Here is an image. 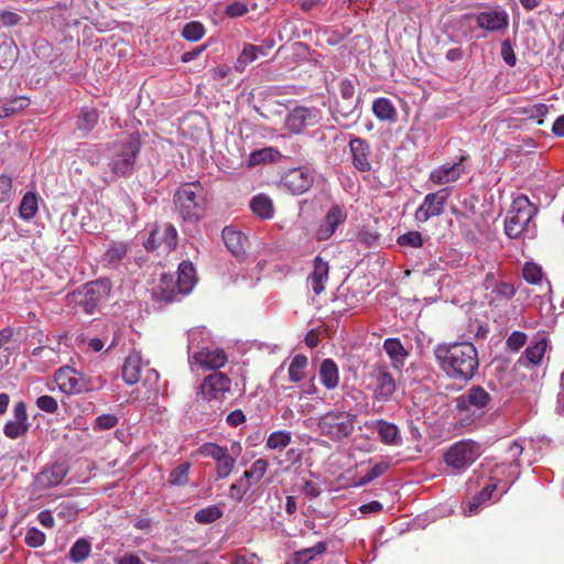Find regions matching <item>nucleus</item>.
I'll return each instance as SVG.
<instances>
[{
	"label": "nucleus",
	"instance_id": "nucleus-4",
	"mask_svg": "<svg viewBox=\"0 0 564 564\" xmlns=\"http://www.w3.org/2000/svg\"><path fill=\"white\" fill-rule=\"evenodd\" d=\"M538 213V207L528 196L520 194L513 198L511 208L505 220V232L509 238L517 239L524 231H530V223Z\"/></svg>",
	"mask_w": 564,
	"mask_h": 564
},
{
	"label": "nucleus",
	"instance_id": "nucleus-50",
	"mask_svg": "<svg viewBox=\"0 0 564 564\" xmlns=\"http://www.w3.org/2000/svg\"><path fill=\"white\" fill-rule=\"evenodd\" d=\"M217 467H216V470H217V475L220 477V478H226L227 476L230 475V473L232 471L234 467H235V464H236V460L235 458L228 453V451H226L217 460Z\"/></svg>",
	"mask_w": 564,
	"mask_h": 564
},
{
	"label": "nucleus",
	"instance_id": "nucleus-20",
	"mask_svg": "<svg viewBox=\"0 0 564 564\" xmlns=\"http://www.w3.org/2000/svg\"><path fill=\"white\" fill-rule=\"evenodd\" d=\"M467 485L468 489L476 490V494H494V491L507 494L510 488L507 481L487 475H474Z\"/></svg>",
	"mask_w": 564,
	"mask_h": 564
},
{
	"label": "nucleus",
	"instance_id": "nucleus-39",
	"mask_svg": "<svg viewBox=\"0 0 564 564\" xmlns=\"http://www.w3.org/2000/svg\"><path fill=\"white\" fill-rule=\"evenodd\" d=\"M37 212V196L33 192H28L23 197L19 206V216L23 220L32 219Z\"/></svg>",
	"mask_w": 564,
	"mask_h": 564
},
{
	"label": "nucleus",
	"instance_id": "nucleus-24",
	"mask_svg": "<svg viewBox=\"0 0 564 564\" xmlns=\"http://www.w3.org/2000/svg\"><path fill=\"white\" fill-rule=\"evenodd\" d=\"M463 160L464 158H460L459 162L452 165L443 164L438 166L431 172L430 180L437 185H444L457 181L460 175L465 173V167L462 164Z\"/></svg>",
	"mask_w": 564,
	"mask_h": 564
},
{
	"label": "nucleus",
	"instance_id": "nucleus-58",
	"mask_svg": "<svg viewBox=\"0 0 564 564\" xmlns=\"http://www.w3.org/2000/svg\"><path fill=\"white\" fill-rule=\"evenodd\" d=\"M492 293L496 294L498 299L509 300L514 295L516 290L512 284L501 281L495 284Z\"/></svg>",
	"mask_w": 564,
	"mask_h": 564
},
{
	"label": "nucleus",
	"instance_id": "nucleus-26",
	"mask_svg": "<svg viewBox=\"0 0 564 564\" xmlns=\"http://www.w3.org/2000/svg\"><path fill=\"white\" fill-rule=\"evenodd\" d=\"M546 350V340L539 339L533 345H530L524 352L520 356L517 364L520 367L531 368L540 365L544 352Z\"/></svg>",
	"mask_w": 564,
	"mask_h": 564
},
{
	"label": "nucleus",
	"instance_id": "nucleus-14",
	"mask_svg": "<svg viewBox=\"0 0 564 564\" xmlns=\"http://www.w3.org/2000/svg\"><path fill=\"white\" fill-rule=\"evenodd\" d=\"M348 145L352 166L360 173L371 172L372 152L370 143L366 139L350 134Z\"/></svg>",
	"mask_w": 564,
	"mask_h": 564
},
{
	"label": "nucleus",
	"instance_id": "nucleus-13",
	"mask_svg": "<svg viewBox=\"0 0 564 564\" xmlns=\"http://www.w3.org/2000/svg\"><path fill=\"white\" fill-rule=\"evenodd\" d=\"M314 183V174L307 167L290 169L281 176L280 185L293 195L306 193Z\"/></svg>",
	"mask_w": 564,
	"mask_h": 564
},
{
	"label": "nucleus",
	"instance_id": "nucleus-28",
	"mask_svg": "<svg viewBox=\"0 0 564 564\" xmlns=\"http://www.w3.org/2000/svg\"><path fill=\"white\" fill-rule=\"evenodd\" d=\"M328 262L323 260L321 257H316L314 259V270L308 276L313 292L316 295H319L325 290L324 284L328 280Z\"/></svg>",
	"mask_w": 564,
	"mask_h": 564
},
{
	"label": "nucleus",
	"instance_id": "nucleus-15",
	"mask_svg": "<svg viewBox=\"0 0 564 564\" xmlns=\"http://www.w3.org/2000/svg\"><path fill=\"white\" fill-rule=\"evenodd\" d=\"M449 196L447 188H442L435 193L425 195L423 203L415 212V219L425 223L430 218L440 216L444 212V205Z\"/></svg>",
	"mask_w": 564,
	"mask_h": 564
},
{
	"label": "nucleus",
	"instance_id": "nucleus-21",
	"mask_svg": "<svg viewBox=\"0 0 564 564\" xmlns=\"http://www.w3.org/2000/svg\"><path fill=\"white\" fill-rule=\"evenodd\" d=\"M268 469V462L264 458H259L251 465L250 469L243 473V476L239 481L235 482L230 487V491H242L247 492L252 484L259 482Z\"/></svg>",
	"mask_w": 564,
	"mask_h": 564
},
{
	"label": "nucleus",
	"instance_id": "nucleus-23",
	"mask_svg": "<svg viewBox=\"0 0 564 564\" xmlns=\"http://www.w3.org/2000/svg\"><path fill=\"white\" fill-rule=\"evenodd\" d=\"M196 364L207 369H219L227 362V356L223 349H202L189 356Z\"/></svg>",
	"mask_w": 564,
	"mask_h": 564
},
{
	"label": "nucleus",
	"instance_id": "nucleus-6",
	"mask_svg": "<svg viewBox=\"0 0 564 564\" xmlns=\"http://www.w3.org/2000/svg\"><path fill=\"white\" fill-rule=\"evenodd\" d=\"M356 415L345 411H329L318 419L319 434L333 442L350 436L355 429Z\"/></svg>",
	"mask_w": 564,
	"mask_h": 564
},
{
	"label": "nucleus",
	"instance_id": "nucleus-41",
	"mask_svg": "<svg viewBox=\"0 0 564 564\" xmlns=\"http://www.w3.org/2000/svg\"><path fill=\"white\" fill-rule=\"evenodd\" d=\"M326 551V544L318 542L312 547L301 550L294 554V564H308L316 555Z\"/></svg>",
	"mask_w": 564,
	"mask_h": 564
},
{
	"label": "nucleus",
	"instance_id": "nucleus-59",
	"mask_svg": "<svg viewBox=\"0 0 564 564\" xmlns=\"http://www.w3.org/2000/svg\"><path fill=\"white\" fill-rule=\"evenodd\" d=\"M500 54H501L503 62L507 65L513 67L517 64V57H516L513 47H512L509 39H506L502 41Z\"/></svg>",
	"mask_w": 564,
	"mask_h": 564
},
{
	"label": "nucleus",
	"instance_id": "nucleus-12",
	"mask_svg": "<svg viewBox=\"0 0 564 564\" xmlns=\"http://www.w3.org/2000/svg\"><path fill=\"white\" fill-rule=\"evenodd\" d=\"M321 120L322 112L318 108L297 106L288 113L285 126L290 132L300 134L305 129L318 124Z\"/></svg>",
	"mask_w": 564,
	"mask_h": 564
},
{
	"label": "nucleus",
	"instance_id": "nucleus-32",
	"mask_svg": "<svg viewBox=\"0 0 564 564\" xmlns=\"http://www.w3.org/2000/svg\"><path fill=\"white\" fill-rule=\"evenodd\" d=\"M182 295L178 291L177 285H173V279L162 276L160 285L153 291V296L158 302L170 304L177 300Z\"/></svg>",
	"mask_w": 564,
	"mask_h": 564
},
{
	"label": "nucleus",
	"instance_id": "nucleus-64",
	"mask_svg": "<svg viewBox=\"0 0 564 564\" xmlns=\"http://www.w3.org/2000/svg\"><path fill=\"white\" fill-rule=\"evenodd\" d=\"M22 17L13 11L2 10L0 11V21L4 26H14L19 24Z\"/></svg>",
	"mask_w": 564,
	"mask_h": 564
},
{
	"label": "nucleus",
	"instance_id": "nucleus-46",
	"mask_svg": "<svg viewBox=\"0 0 564 564\" xmlns=\"http://www.w3.org/2000/svg\"><path fill=\"white\" fill-rule=\"evenodd\" d=\"M359 98L357 99H341L336 104L335 112L343 118H350L356 115L359 117L360 111H358Z\"/></svg>",
	"mask_w": 564,
	"mask_h": 564
},
{
	"label": "nucleus",
	"instance_id": "nucleus-38",
	"mask_svg": "<svg viewBox=\"0 0 564 564\" xmlns=\"http://www.w3.org/2000/svg\"><path fill=\"white\" fill-rule=\"evenodd\" d=\"M99 120V113L95 108L85 107L77 118V128L85 133L90 132Z\"/></svg>",
	"mask_w": 564,
	"mask_h": 564
},
{
	"label": "nucleus",
	"instance_id": "nucleus-19",
	"mask_svg": "<svg viewBox=\"0 0 564 564\" xmlns=\"http://www.w3.org/2000/svg\"><path fill=\"white\" fill-rule=\"evenodd\" d=\"M476 24L490 32L503 31L509 25V15L506 10L496 7L489 11L479 12L476 15Z\"/></svg>",
	"mask_w": 564,
	"mask_h": 564
},
{
	"label": "nucleus",
	"instance_id": "nucleus-49",
	"mask_svg": "<svg viewBox=\"0 0 564 564\" xmlns=\"http://www.w3.org/2000/svg\"><path fill=\"white\" fill-rule=\"evenodd\" d=\"M279 152L273 148H263L256 150L249 155V165L254 166L261 163L271 162Z\"/></svg>",
	"mask_w": 564,
	"mask_h": 564
},
{
	"label": "nucleus",
	"instance_id": "nucleus-16",
	"mask_svg": "<svg viewBox=\"0 0 564 564\" xmlns=\"http://www.w3.org/2000/svg\"><path fill=\"white\" fill-rule=\"evenodd\" d=\"M161 246H164L169 251L175 250L177 247V230L170 223L163 226L155 225L144 242V248L148 251H154Z\"/></svg>",
	"mask_w": 564,
	"mask_h": 564
},
{
	"label": "nucleus",
	"instance_id": "nucleus-31",
	"mask_svg": "<svg viewBox=\"0 0 564 564\" xmlns=\"http://www.w3.org/2000/svg\"><path fill=\"white\" fill-rule=\"evenodd\" d=\"M195 268L192 262L183 261L178 265L176 285L182 295L191 292L196 282Z\"/></svg>",
	"mask_w": 564,
	"mask_h": 564
},
{
	"label": "nucleus",
	"instance_id": "nucleus-17",
	"mask_svg": "<svg viewBox=\"0 0 564 564\" xmlns=\"http://www.w3.org/2000/svg\"><path fill=\"white\" fill-rule=\"evenodd\" d=\"M275 45V40L271 36L262 40L261 44L253 45L245 43L240 55L238 56L234 67L237 72L242 73L246 67L258 59L260 56H267L269 51Z\"/></svg>",
	"mask_w": 564,
	"mask_h": 564
},
{
	"label": "nucleus",
	"instance_id": "nucleus-5",
	"mask_svg": "<svg viewBox=\"0 0 564 564\" xmlns=\"http://www.w3.org/2000/svg\"><path fill=\"white\" fill-rule=\"evenodd\" d=\"M491 402L490 393L480 386H473L454 399L455 411L465 415L463 420L468 424L481 417Z\"/></svg>",
	"mask_w": 564,
	"mask_h": 564
},
{
	"label": "nucleus",
	"instance_id": "nucleus-37",
	"mask_svg": "<svg viewBox=\"0 0 564 564\" xmlns=\"http://www.w3.org/2000/svg\"><path fill=\"white\" fill-rule=\"evenodd\" d=\"M128 253V246L123 242H112L102 256L108 267H117Z\"/></svg>",
	"mask_w": 564,
	"mask_h": 564
},
{
	"label": "nucleus",
	"instance_id": "nucleus-7",
	"mask_svg": "<svg viewBox=\"0 0 564 564\" xmlns=\"http://www.w3.org/2000/svg\"><path fill=\"white\" fill-rule=\"evenodd\" d=\"M481 454L480 443L473 440H462L447 448L443 460L453 470L462 473L471 466Z\"/></svg>",
	"mask_w": 564,
	"mask_h": 564
},
{
	"label": "nucleus",
	"instance_id": "nucleus-44",
	"mask_svg": "<svg viewBox=\"0 0 564 564\" xmlns=\"http://www.w3.org/2000/svg\"><path fill=\"white\" fill-rule=\"evenodd\" d=\"M191 463L184 462L176 466L169 476V482L176 486H184L189 480Z\"/></svg>",
	"mask_w": 564,
	"mask_h": 564
},
{
	"label": "nucleus",
	"instance_id": "nucleus-48",
	"mask_svg": "<svg viewBox=\"0 0 564 564\" xmlns=\"http://www.w3.org/2000/svg\"><path fill=\"white\" fill-rule=\"evenodd\" d=\"M292 436L288 431H275L267 440V447L270 449H282L291 443Z\"/></svg>",
	"mask_w": 564,
	"mask_h": 564
},
{
	"label": "nucleus",
	"instance_id": "nucleus-53",
	"mask_svg": "<svg viewBox=\"0 0 564 564\" xmlns=\"http://www.w3.org/2000/svg\"><path fill=\"white\" fill-rule=\"evenodd\" d=\"M227 451L216 443H204L197 448V453L204 457H210L215 462Z\"/></svg>",
	"mask_w": 564,
	"mask_h": 564
},
{
	"label": "nucleus",
	"instance_id": "nucleus-60",
	"mask_svg": "<svg viewBox=\"0 0 564 564\" xmlns=\"http://www.w3.org/2000/svg\"><path fill=\"white\" fill-rule=\"evenodd\" d=\"M36 406L46 413H55L58 409L57 401L51 395H41L36 399Z\"/></svg>",
	"mask_w": 564,
	"mask_h": 564
},
{
	"label": "nucleus",
	"instance_id": "nucleus-63",
	"mask_svg": "<svg viewBox=\"0 0 564 564\" xmlns=\"http://www.w3.org/2000/svg\"><path fill=\"white\" fill-rule=\"evenodd\" d=\"M340 98L344 99H356L355 98V85L352 80L345 78L339 83Z\"/></svg>",
	"mask_w": 564,
	"mask_h": 564
},
{
	"label": "nucleus",
	"instance_id": "nucleus-52",
	"mask_svg": "<svg viewBox=\"0 0 564 564\" xmlns=\"http://www.w3.org/2000/svg\"><path fill=\"white\" fill-rule=\"evenodd\" d=\"M523 453V446L521 444V442L519 441H512L507 449H506V453H505V459L506 462H508L510 465H516V466H519L520 465V456L521 454Z\"/></svg>",
	"mask_w": 564,
	"mask_h": 564
},
{
	"label": "nucleus",
	"instance_id": "nucleus-1",
	"mask_svg": "<svg viewBox=\"0 0 564 564\" xmlns=\"http://www.w3.org/2000/svg\"><path fill=\"white\" fill-rule=\"evenodd\" d=\"M438 368L454 381L467 383L479 368L478 352L469 341L441 343L433 350Z\"/></svg>",
	"mask_w": 564,
	"mask_h": 564
},
{
	"label": "nucleus",
	"instance_id": "nucleus-18",
	"mask_svg": "<svg viewBox=\"0 0 564 564\" xmlns=\"http://www.w3.org/2000/svg\"><path fill=\"white\" fill-rule=\"evenodd\" d=\"M30 426L26 405L23 401H19L14 404L13 419L7 421L3 426V434L10 440H17L24 436Z\"/></svg>",
	"mask_w": 564,
	"mask_h": 564
},
{
	"label": "nucleus",
	"instance_id": "nucleus-34",
	"mask_svg": "<svg viewBox=\"0 0 564 564\" xmlns=\"http://www.w3.org/2000/svg\"><path fill=\"white\" fill-rule=\"evenodd\" d=\"M383 349L390 357L395 368H401L409 352L405 350L399 338H387L383 341Z\"/></svg>",
	"mask_w": 564,
	"mask_h": 564
},
{
	"label": "nucleus",
	"instance_id": "nucleus-35",
	"mask_svg": "<svg viewBox=\"0 0 564 564\" xmlns=\"http://www.w3.org/2000/svg\"><path fill=\"white\" fill-rule=\"evenodd\" d=\"M250 208L261 219H270L274 214L272 199L265 194L256 195L250 202Z\"/></svg>",
	"mask_w": 564,
	"mask_h": 564
},
{
	"label": "nucleus",
	"instance_id": "nucleus-56",
	"mask_svg": "<svg viewBox=\"0 0 564 564\" xmlns=\"http://www.w3.org/2000/svg\"><path fill=\"white\" fill-rule=\"evenodd\" d=\"M45 534L36 528H31L25 533V544L30 547H40L45 542Z\"/></svg>",
	"mask_w": 564,
	"mask_h": 564
},
{
	"label": "nucleus",
	"instance_id": "nucleus-33",
	"mask_svg": "<svg viewBox=\"0 0 564 564\" xmlns=\"http://www.w3.org/2000/svg\"><path fill=\"white\" fill-rule=\"evenodd\" d=\"M319 379L323 386L328 389H335L339 382V371L333 359H324L319 368Z\"/></svg>",
	"mask_w": 564,
	"mask_h": 564
},
{
	"label": "nucleus",
	"instance_id": "nucleus-2",
	"mask_svg": "<svg viewBox=\"0 0 564 564\" xmlns=\"http://www.w3.org/2000/svg\"><path fill=\"white\" fill-rule=\"evenodd\" d=\"M141 147L139 132L123 135L111 144L108 167L115 177L128 178L134 173Z\"/></svg>",
	"mask_w": 564,
	"mask_h": 564
},
{
	"label": "nucleus",
	"instance_id": "nucleus-43",
	"mask_svg": "<svg viewBox=\"0 0 564 564\" xmlns=\"http://www.w3.org/2000/svg\"><path fill=\"white\" fill-rule=\"evenodd\" d=\"M90 551V542L86 539H78L69 550V558L75 563L83 562L89 556Z\"/></svg>",
	"mask_w": 564,
	"mask_h": 564
},
{
	"label": "nucleus",
	"instance_id": "nucleus-36",
	"mask_svg": "<svg viewBox=\"0 0 564 564\" xmlns=\"http://www.w3.org/2000/svg\"><path fill=\"white\" fill-rule=\"evenodd\" d=\"M375 116L382 121H394L397 119V110L391 100L384 97L375 99L372 104Z\"/></svg>",
	"mask_w": 564,
	"mask_h": 564
},
{
	"label": "nucleus",
	"instance_id": "nucleus-30",
	"mask_svg": "<svg viewBox=\"0 0 564 564\" xmlns=\"http://www.w3.org/2000/svg\"><path fill=\"white\" fill-rule=\"evenodd\" d=\"M375 430L383 444L392 446L402 444L399 427L394 423L380 419L375 422Z\"/></svg>",
	"mask_w": 564,
	"mask_h": 564
},
{
	"label": "nucleus",
	"instance_id": "nucleus-54",
	"mask_svg": "<svg viewBox=\"0 0 564 564\" xmlns=\"http://www.w3.org/2000/svg\"><path fill=\"white\" fill-rule=\"evenodd\" d=\"M398 245L401 247L419 248L423 245V238L419 231H409L401 235L398 240Z\"/></svg>",
	"mask_w": 564,
	"mask_h": 564
},
{
	"label": "nucleus",
	"instance_id": "nucleus-40",
	"mask_svg": "<svg viewBox=\"0 0 564 564\" xmlns=\"http://www.w3.org/2000/svg\"><path fill=\"white\" fill-rule=\"evenodd\" d=\"M307 358L304 355H295L289 367V377L292 382H299L305 378Z\"/></svg>",
	"mask_w": 564,
	"mask_h": 564
},
{
	"label": "nucleus",
	"instance_id": "nucleus-51",
	"mask_svg": "<svg viewBox=\"0 0 564 564\" xmlns=\"http://www.w3.org/2000/svg\"><path fill=\"white\" fill-rule=\"evenodd\" d=\"M119 422V417L112 413H105L97 416L93 423V430L107 431L115 427Z\"/></svg>",
	"mask_w": 564,
	"mask_h": 564
},
{
	"label": "nucleus",
	"instance_id": "nucleus-45",
	"mask_svg": "<svg viewBox=\"0 0 564 564\" xmlns=\"http://www.w3.org/2000/svg\"><path fill=\"white\" fill-rule=\"evenodd\" d=\"M29 105H30V100L26 97H24V96L17 97V98L3 104L0 107V119L10 117L13 113H15L17 111H20V110L26 108Z\"/></svg>",
	"mask_w": 564,
	"mask_h": 564
},
{
	"label": "nucleus",
	"instance_id": "nucleus-27",
	"mask_svg": "<svg viewBox=\"0 0 564 564\" xmlns=\"http://www.w3.org/2000/svg\"><path fill=\"white\" fill-rule=\"evenodd\" d=\"M142 359L139 352L132 351L128 355L122 366V379L129 384H135L141 378Z\"/></svg>",
	"mask_w": 564,
	"mask_h": 564
},
{
	"label": "nucleus",
	"instance_id": "nucleus-8",
	"mask_svg": "<svg viewBox=\"0 0 564 564\" xmlns=\"http://www.w3.org/2000/svg\"><path fill=\"white\" fill-rule=\"evenodd\" d=\"M111 291L109 279H98L86 283L84 286L73 293L74 303L86 314H94L99 304L107 300Z\"/></svg>",
	"mask_w": 564,
	"mask_h": 564
},
{
	"label": "nucleus",
	"instance_id": "nucleus-55",
	"mask_svg": "<svg viewBox=\"0 0 564 564\" xmlns=\"http://www.w3.org/2000/svg\"><path fill=\"white\" fill-rule=\"evenodd\" d=\"M522 274L523 279L531 284H538L542 280L541 268L534 263H525Z\"/></svg>",
	"mask_w": 564,
	"mask_h": 564
},
{
	"label": "nucleus",
	"instance_id": "nucleus-57",
	"mask_svg": "<svg viewBox=\"0 0 564 564\" xmlns=\"http://www.w3.org/2000/svg\"><path fill=\"white\" fill-rule=\"evenodd\" d=\"M527 343V335L523 332L514 330L507 338V347L510 350L518 351Z\"/></svg>",
	"mask_w": 564,
	"mask_h": 564
},
{
	"label": "nucleus",
	"instance_id": "nucleus-11",
	"mask_svg": "<svg viewBox=\"0 0 564 564\" xmlns=\"http://www.w3.org/2000/svg\"><path fill=\"white\" fill-rule=\"evenodd\" d=\"M368 389L376 402H389L397 391V383L392 375L386 368H376L369 373Z\"/></svg>",
	"mask_w": 564,
	"mask_h": 564
},
{
	"label": "nucleus",
	"instance_id": "nucleus-3",
	"mask_svg": "<svg viewBox=\"0 0 564 564\" xmlns=\"http://www.w3.org/2000/svg\"><path fill=\"white\" fill-rule=\"evenodd\" d=\"M175 209L184 221L197 223L204 218L206 198L199 182L182 185L174 194Z\"/></svg>",
	"mask_w": 564,
	"mask_h": 564
},
{
	"label": "nucleus",
	"instance_id": "nucleus-29",
	"mask_svg": "<svg viewBox=\"0 0 564 564\" xmlns=\"http://www.w3.org/2000/svg\"><path fill=\"white\" fill-rule=\"evenodd\" d=\"M66 476V469L62 464H54L51 468L41 471L36 477V484L41 489L59 485Z\"/></svg>",
	"mask_w": 564,
	"mask_h": 564
},
{
	"label": "nucleus",
	"instance_id": "nucleus-10",
	"mask_svg": "<svg viewBox=\"0 0 564 564\" xmlns=\"http://www.w3.org/2000/svg\"><path fill=\"white\" fill-rule=\"evenodd\" d=\"M231 380L230 378L219 371H214L204 378L198 387L197 401L205 402L219 401L221 402L226 394L230 392Z\"/></svg>",
	"mask_w": 564,
	"mask_h": 564
},
{
	"label": "nucleus",
	"instance_id": "nucleus-47",
	"mask_svg": "<svg viewBox=\"0 0 564 564\" xmlns=\"http://www.w3.org/2000/svg\"><path fill=\"white\" fill-rule=\"evenodd\" d=\"M205 35V26L199 21H192L186 23L182 30V36L189 41H199Z\"/></svg>",
	"mask_w": 564,
	"mask_h": 564
},
{
	"label": "nucleus",
	"instance_id": "nucleus-25",
	"mask_svg": "<svg viewBox=\"0 0 564 564\" xmlns=\"http://www.w3.org/2000/svg\"><path fill=\"white\" fill-rule=\"evenodd\" d=\"M221 237L227 249L231 252L232 256L236 258L245 256L248 239L241 231L227 226L223 229Z\"/></svg>",
	"mask_w": 564,
	"mask_h": 564
},
{
	"label": "nucleus",
	"instance_id": "nucleus-61",
	"mask_svg": "<svg viewBox=\"0 0 564 564\" xmlns=\"http://www.w3.org/2000/svg\"><path fill=\"white\" fill-rule=\"evenodd\" d=\"M388 468H389V464L383 463V462L373 465L367 471V474L365 476H362V478H361L362 484L370 482L375 478L383 475L388 470Z\"/></svg>",
	"mask_w": 564,
	"mask_h": 564
},
{
	"label": "nucleus",
	"instance_id": "nucleus-42",
	"mask_svg": "<svg viewBox=\"0 0 564 564\" xmlns=\"http://www.w3.org/2000/svg\"><path fill=\"white\" fill-rule=\"evenodd\" d=\"M223 516V510L219 506L213 505L206 508L199 509L194 519L199 524H209L216 520H218Z\"/></svg>",
	"mask_w": 564,
	"mask_h": 564
},
{
	"label": "nucleus",
	"instance_id": "nucleus-62",
	"mask_svg": "<svg viewBox=\"0 0 564 564\" xmlns=\"http://www.w3.org/2000/svg\"><path fill=\"white\" fill-rule=\"evenodd\" d=\"M248 12V8L243 2L236 1L226 7L225 14L229 18H239Z\"/></svg>",
	"mask_w": 564,
	"mask_h": 564
},
{
	"label": "nucleus",
	"instance_id": "nucleus-9",
	"mask_svg": "<svg viewBox=\"0 0 564 564\" xmlns=\"http://www.w3.org/2000/svg\"><path fill=\"white\" fill-rule=\"evenodd\" d=\"M54 381L65 394H80L96 389L91 378L69 366H64L56 370Z\"/></svg>",
	"mask_w": 564,
	"mask_h": 564
},
{
	"label": "nucleus",
	"instance_id": "nucleus-22",
	"mask_svg": "<svg viewBox=\"0 0 564 564\" xmlns=\"http://www.w3.org/2000/svg\"><path fill=\"white\" fill-rule=\"evenodd\" d=\"M346 213L339 205L332 206L317 231L318 240L330 238L336 228L346 220Z\"/></svg>",
	"mask_w": 564,
	"mask_h": 564
}]
</instances>
